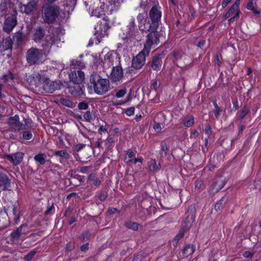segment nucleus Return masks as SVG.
I'll return each mask as SVG.
<instances>
[{"instance_id":"obj_1","label":"nucleus","mask_w":261,"mask_h":261,"mask_svg":"<svg viewBox=\"0 0 261 261\" xmlns=\"http://www.w3.org/2000/svg\"><path fill=\"white\" fill-rule=\"evenodd\" d=\"M61 38L57 34L45 37V43L42 44L43 50L35 47H31L26 53V59L29 65L39 64L42 63L45 59V56L48 54L53 44L58 45L61 42Z\"/></svg>"},{"instance_id":"obj_2","label":"nucleus","mask_w":261,"mask_h":261,"mask_svg":"<svg viewBox=\"0 0 261 261\" xmlns=\"http://www.w3.org/2000/svg\"><path fill=\"white\" fill-rule=\"evenodd\" d=\"M138 22V30L135 22V18L131 17L127 25V31L120 35L121 38L128 44H135L142 39L143 32L145 30V24L146 22L147 15L145 13H139L137 16Z\"/></svg>"},{"instance_id":"obj_3","label":"nucleus","mask_w":261,"mask_h":261,"mask_svg":"<svg viewBox=\"0 0 261 261\" xmlns=\"http://www.w3.org/2000/svg\"><path fill=\"white\" fill-rule=\"evenodd\" d=\"M95 63L104 69H108L111 67H113L120 65V58L116 53L109 51L105 55L103 60L96 59Z\"/></svg>"},{"instance_id":"obj_4","label":"nucleus","mask_w":261,"mask_h":261,"mask_svg":"<svg viewBox=\"0 0 261 261\" xmlns=\"http://www.w3.org/2000/svg\"><path fill=\"white\" fill-rule=\"evenodd\" d=\"M156 29V24L154 23L153 25H150L149 28L147 30L149 33L147 35L143 49L147 51L148 53H150L151 48H154L159 43L160 35Z\"/></svg>"},{"instance_id":"obj_5","label":"nucleus","mask_w":261,"mask_h":261,"mask_svg":"<svg viewBox=\"0 0 261 261\" xmlns=\"http://www.w3.org/2000/svg\"><path fill=\"white\" fill-rule=\"evenodd\" d=\"M8 123L10 128L15 131H20L32 127V121L30 119L23 118L22 121H20L19 117L17 115L10 117Z\"/></svg>"},{"instance_id":"obj_6","label":"nucleus","mask_w":261,"mask_h":261,"mask_svg":"<svg viewBox=\"0 0 261 261\" xmlns=\"http://www.w3.org/2000/svg\"><path fill=\"white\" fill-rule=\"evenodd\" d=\"M59 14V9L57 6H45L42 9V17L44 21L51 23L55 21Z\"/></svg>"},{"instance_id":"obj_7","label":"nucleus","mask_w":261,"mask_h":261,"mask_svg":"<svg viewBox=\"0 0 261 261\" xmlns=\"http://www.w3.org/2000/svg\"><path fill=\"white\" fill-rule=\"evenodd\" d=\"M92 84L95 93L98 95H103L110 89V82L107 79L93 80Z\"/></svg>"},{"instance_id":"obj_8","label":"nucleus","mask_w":261,"mask_h":261,"mask_svg":"<svg viewBox=\"0 0 261 261\" xmlns=\"http://www.w3.org/2000/svg\"><path fill=\"white\" fill-rule=\"evenodd\" d=\"M148 52L144 49L141 51L132 60V67L136 69L142 67L145 62V58L149 55Z\"/></svg>"},{"instance_id":"obj_9","label":"nucleus","mask_w":261,"mask_h":261,"mask_svg":"<svg viewBox=\"0 0 261 261\" xmlns=\"http://www.w3.org/2000/svg\"><path fill=\"white\" fill-rule=\"evenodd\" d=\"M38 0H31L27 5H22L21 2L18 3V7L22 13L29 14L37 8Z\"/></svg>"},{"instance_id":"obj_10","label":"nucleus","mask_w":261,"mask_h":261,"mask_svg":"<svg viewBox=\"0 0 261 261\" xmlns=\"http://www.w3.org/2000/svg\"><path fill=\"white\" fill-rule=\"evenodd\" d=\"M17 23V17L15 15H12L7 17L3 24L4 31L8 33L12 31Z\"/></svg>"},{"instance_id":"obj_11","label":"nucleus","mask_w":261,"mask_h":261,"mask_svg":"<svg viewBox=\"0 0 261 261\" xmlns=\"http://www.w3.org/2000/svg\"><path fill=\"white\" fill-rule=\"evenodd\" d=\"M60 84L59 82L51 81L48 79H45L43 82L42 88L46 93H53L60 88Z\"/></svg>"},{"instance_id":"obj_12","label":"nucleus","mask_w":261,"mask_h":261,"mask_svg":"<svg viewBox=\"0 0 261 261\" xmlns=\"http://www.w3.org/2000/svg\"><path fill=\"white\" fill-rule=\"evenodd\" d=\"M123 75V72L122 67L120 65L113 67L110 78L113 82H120Z\"/></svg>"},{"instance_id":"obj_13","label":"nucleus","mask_w":261,"mask_h":261,"mask_svg":"<svg viewBox=\"0 0 261 261\" xmlns=\"http://www.w3.org/2000/svg\"><path fill=\"white\" fill-rule=\"evenodd\" d=\"M124 161L127 164L131 163L136 164L138 162L142 163L143 158L141 156L136 158L135 153L133 151L128 150L125 152Z\"/></svg>"},{"instance_id":"obj_14","label":"nucleus","mask_w":261,"mask_h":261,"mask_svg":"<svg viewBox=\"0 0 261 261\" xmlns=\"http://www.w3.org/2000/svg\"><path fill=\"white\" fill-rule=\"evenodd\" d=\"M195 218L194 212L188 213L186 218L182 222L181 229L184 231L189 230L195 221Z\"/></svg>"},{"instance_id":"obj_15","label":"nucleus","mask_w":261,"mask_h":261,"mask_svg":"<svg viewBox=\"0 0 261 261\" xmlns=\"http://www.w3.org/2000/svg\"><path fill=\"white\" fill-rule=\"evenodd\" d=\"M69 79L74 84H81L84 80L85 75L83 71L77 70L69 74Z\"/></svg>"},{"instance_id":"obj_16","label":"nucleus","mask_w":261,"mask_h":261,"mask_svg":"<svg viewBox=\"0 0 261 261\" xmlns=\"http://www.w3.org/2000/svg\"><path fill=\"white\" fill-rule=\"evenodd\" d=\"M225 184V182L223 179L220 177L217 178L210 187L209 192L211 194H214L219 191Z\"/></svg>"},{"instance_id":"obj_17","label":"nucleus","mask_w":261,"mask_h":261,"mask_svg":"<svg viewBox=\"0 0 261 261\" xmlns=\"http://www.w3.org/2000/svg\"><path fill=\"white\" fill-rule=\"evenodd\" d=\"M149 17L152 21L150 25L155 23L156 24V28H158V22L161 17V12L156 7H153L151 8L149 12Z\"/></svg>"},{"instance_id":"obj_18","label":"nucleus","mask_w":261,"mask_h":261,"mask_svg":"<svg viewBox=\"0 0 261 261\" xmlns=\"http://www.w3.org/2000/svg\"><path fill=\"white\" fill-rule=\"evenodd\" d=\"M11 182L7 175L0 173V190H7L10 188Z\"/></svg>"},{"instance_id":"obj_19","label":"nucleus","mask_w":261,"mask_h":261,"mask_svg":"<svg viewBox=\"0 0 261 261\" xmlns=\"http://www.w3.org/2000/svg\"><path fill=\"white\" fill-rule=\"evenodd\" d=\"M23 158L22 152H18L14 154L7 155V158L14 165H17L21 163Z\"/></svg>"},{"instance_id":"obj_20","label":"nucleus","mask_w":261,"mask_h":261,"mask_svg":"<svg viewBox=\"0 0 261 261\" xmlns=\"http://www.w3.org/2000/svg\"><path fill=\"white\" fill-rule=\"evenodd\" d=\"M68 89L69 93L71 94L81 95L84 93L81 84L73 83V85L69 86L68 87Z\"/></svg>"},{"instance_id":"obj_21","label":"nucleus","mask_w":261,"mask_h":261,"mask_svg":"<svg viewBox=\"0 0 261 261\" xmlns=\"http://www.w3.org/2000/svg\"><path fill=\"white\" fill-rule=\"evenodd\" d=\"M162 63V62L160 59V56L154 57L151 63V68L154 70H159L161 68Z\"/></svg>"},{"instance_id":"obj_22","label":"nucleus","mask_w":261,"mask_h":261,"mask_svg":"<svg viewBox=\"0 0 261 261\" xmlns=\"http://www.w3.org/2000/svg\"><path fill=\"white\" fill-rule=\"evenodd\" d=\"M182 124L187 127L192 126L194 123V118L193 116L190 114L185 116L182 120Z\"/></svg>"},{"instance_id":"obj_23","label":"nucleus","mask_w":261,"mask_h":261,"mask_svg":"<svg viewBox=\"0 0 261 261\" xmlns=\"http://www.w3.org/2000/svg\"><path fill=\"white\" fill-rule=\"evenodd\" d=\"M41 76L39 74L31 75L27 78V81L31 85L37 86L40 82Z\"/></svg>"},{"instance_id":"obj_24","label":"nucleus","mask_w":261,"mask_h":261,"mask_svg":"<svg viewBox=\"0 0 261 261\" xmlns=\"http://www.w3.org/2000/svg\"><path fill=\"white\" fill-rule=\"evenodd\" d=\"M44 31L41 27H38L33 36V39L36 43L40 42L42 38L44 37Z\"/></svg>"},{"instance_id":"obj_25","label":"nucleus","mask_w":261,"mask_h":261,"mask_svg":"<svg viewBox=\"0 0 261 261\" xmlns=\"http://www.w3.org/2000/svg\"><path fill=\"white\" fill-rule=\"evenodd\" d=\"M195 248L193 245H187L182 250V257H186L192 255L194 252Z\"/></svg>"},{"instance_id":"obj_26","label":"nucleus","mask_w":261,"mask_h":261,"mask_svg":"<svg viewBox=\"0 0 261 261\" xmlns=\"http://www.w3.org/2000/svg\"><path fill=\"white\" fill-rule=\"evenodd\" d=\"M149 170L152 172H156L161 168L160 164H158L155 160H151L148 163Z\"/></svg>"},{"instance_id":"obj_27","label":"nucleus","mask_w":261,"mask_h":261,"mask_svg":"<svg viewBox=\"0 0 261 261\" xmlns=\"http://www.w3.org/2000/svg\"><path fill=\"white\" fill-rule=\"evenodd\" d=\"M47 155L44 153H39L34 156V159L35 162L40 165L45 164L46 161Z\"/></svg>"},{"instance_id":"obj_28","label":"nucleus","mask_w":261,"mask_h":261,"mask_svg":"<svg viewBox=\"0 0 261 261\" xmlns=\"http://www.w3.org/2000/svg\"><path fill=\"white\" fill-rule=\"evenodd\" d=\"M240 10L237 9V5H233L225 14L226 18L236 16L239 17Z\"/></svg>"},{"instance_id":"obj_29","label":"nucleus","mask_w":261,"mask_h":261,"mask_svg":"<svg viewBox=\"0 0 261 261\" xmlns=\"http://www.w3.org/2000/svg\"><path fill=\"white\" fill-rule=\"evenodd\" d=\"M12 45L13 42L12 41V39L10 38H7L6 39H5L2 43V49L3 50H6L9 49H11L12 47Z\"/></svg>"},{"instance_id":"obj_30","label":"nucleus","mask_w":261,"mask_h":261,"mask_svg":"<svg viewBox=\"0 0 261 261\" xmlns=\"http://www.w3.org/2000/svg\"><path fill=\"white\" fill-rule=\"evenodd\" d=\"M25 226L26 225H21L15 231H13L11 234L12 238L15 240H18L20 237L21 236V234L22 233V228Z\"/></svg>"},{"instance_id":"obj_31","label":"nucleus","mask_w":261,"mask_h":261,"mask_svg":"<svg viewBox=\"0 0 261 261\" xmlns=\"http://www.w3.org/2000/svg\"><path fill=\"white\" fill-rule=\"evenodd\" d=\"M59 102L68 108H73L74 106V103L71 100L67 98H60Z\"/></svg>"},{"instance_id":"obj_32","label":"nucleus","mask_w":261,"mask_h":261,"mask_svg":"<svg viewBox=\"0 0 261 261\" xmlns=\"http://www.w3.org/2000/svg\"><path fill=\"white\" fill-rule=\"evenodd\" d=\"M184 231L181 229L178 234L175 237L173 241V244L174 245H176L178 243V242L180 241V240L183 238L184 236Z\"/></svg>"},{"instance_id":"obj_33","label":"nucleus","mask_w":261,"mask_h":261,"mask_svg":"<svg viewBox=\"0 0 261 261\" xmlns=\"http://www.w3.org/2000/svg\"><path fill=\"white\" fill-rule=\"evenodd\" d=\"M54 154L56 156H59L62 158L68 159L69 158L70 155L65 150H59L55 152Z\"/></svg>"},{"instance_id":"obj_34","label":"nucleus","mask_w":261,"mask_h":261,"mask_svg":"<svg viewBox=\"0 0 261 261\" xmlns=\"http://www.w3.org/2000/svg\"><path fill=\"white\" fill-rule=\"evenodd\" d=\"M84 119L88 121L91 122L95 119V115L92 114L90 111H87L84 115Z\"/></svg>"},{"instance_id":"obj_35","label":"nucleus","mask_w":261,"mask_h":261,"mask_svg":"<svg viewBox=\"0 0 261 261\" xmlns=\"http://www.w3.org/2000/svg\"><path fill=\"white\" fill-rule=\"evenodd\" d=\"M246 8L248 10H252L255 14H259V12L258 11L254 6L253 0L250 1L247 5Z\"/></svg>"},{"instance_id":"obj_36","label":"nucleus","mask_w":261,"mask_h":261,"mask_svg":"<svg viewBox=\"0 0 261 261\" xmlns=\"http://www.w3.org/2000/svg\"><path fill=\"white\" fill-rule=\"evenodd\" d=\"M125 226L128 228L133 230H137L139 228V224L136 222H127L125 223Z\"/></svg>"},{"instance_id":"obj_37","label":"nucleus","mask_w":261,"mask_h":261,"mask_svg":"<svg viewBox=\"0 0 261 261\" xmlns=\"http://www.w3.org/2000/svg\"><path fill=\"white\" fill-rule=\"evenodd\" d=\"M225 202V198L223 197L221 199H220L219 201H218L215 206V209L217 211H219L223 206L224 203Z\"/></svg>"},{"instance_id":"obj_38","label":"nucleus","mask_w":261,"mask_h":261,"mask_svg":"<svg viewBox=\"0 0 261 261\" xmlns=\"http://www.w3.org/2000/svg\"><path fill=\"white\" fill-rule=\"evenodd\" d=\"M22 138L24 140H30L33 137V134L30 130H25L22 133Z\"/></svg>"},{"instance_id":"obj_39","label":"nucleus","mask_w":261,"mask_h":261,"mask_svg":"<svg viewBox=\"0 0 261 261\" xmlns=\"http://www.w3.org/2000/svg\"><path fill=\"white\" fill-rule=\"evenodd\" d=\"M13 78L12 73L9 71L7 74H5L1 77L2 80H3L5 83H7L9 80H12Z\"/></svg>"},{"instance_id":"obj_40","label":"nucleus","mask_w":261,"mask_h":261,"mask_svg":"<svg viewBox=\"0 0 261 261\" xmlns=\"http://www.w3.org/2000/svg\"><path fill=\"white\" fill-rule=\"evenodd\" d=\"M249 111V109L247 107H244L240 111L239 117L240 119H243Z\"/></svg>"},{"instance_id":"obj_41","label":"nucleus","mask_w":261,"mask_h":261,"mask_svg":"<svg viewBox=\"0 0 261 261\" xmlns=\"http://www.w3.org/2000/svg\"><path fill=\"white\" fill-rule=\"evenodd\" d=\"M7 8V4L6 2L1 3L0 4V11L2 15H4L6 13Z\"/></svg>"},{"instance_id":"obj_42","label":"nucleus","mask_w":261,"mask_h":261,"mask_svg":"<svg viewBox=\"0 0 261 261\" xmlns=\"http://www.w3.org/2000/svg\"><path fill=\"white\" fill-rule=\"evenodd\" d=\"M126 93V89H122L118 90L115 94V96L117 98H121L124 96V95Z\"/></svg>"},{"instance_id":"obj_43","label":"nucleus","mask_w":261,"mask_h":261,"mask_svg":"<svg viewBox=\"0 0 261 261\" xmlns=\"http://www.w3.org/2000/svg\"><path fill=\"white\" fill-rule=\"evenodd\" d=\"M36 251H33L28 253L25 257L24 259L25 261H30L35 256Z\"/></svg>"},{"instance_id":"obj_44","label":"nucleus","mask_w":261,"mask_h":261,"mask_svg":"<svg viewBox=\"0 0 261 261\" xmlns=\"http://www.w3.org/2000/svg\"><path fill=\"white\" fill-rule=\"evenodd\" d=\"M88 105L86 102H81L78 105V108L80 110H86L88 108Z\"/></svg>"},{"instance_id":"obj_45","label":"nucleus","mask_w":261,"mask_h":261,"mask_svg":"<svg viewBox=\"0 0 261 261\" xmlns=\"http://www.w3.org/2000/svg\"><path fill=\"white\" fill-rule=\"evenodd\" d=\"M123 2V0H113V4L114 7L118 9L121 4Z\"/></svg>"},{"instance_id":"obj_46","label":"nucleus","mask_w":261,"mask_h":261,"mask_svg":"<svg viewBox=\"0 0 261 261\" xmlns=\"http://www.w3.org/2000/svg\"><path fill=\"white\" fill-rule=\"evenodd\" d=\"M135 108L134 107L128 108L125 112L127 116H132L134 114Z\"/></svg>"},{"instance_id":"obj_47","label":"nucleus","mask_w":261,"mask_h":261,"mask_svg":"<svg viewBox=\"0 0 261 261\" xmlns=\"http://www.w3.org/2000/svg\"><path fill=\"white\" fill-rule=\"evenodd\" d=\"M254 252L252 251H246L243 253V255L246 258H251Z\"/></svg>"},{"instance_id":"obj_48","label":"nucleus","mask_w":261,"mask_h":261,"mask_svg":"<svg viewBox=\"0 0 261 261\" xmlns=\"http://www.w3.org/2000/svg\"><path fill=\"white\" fill-rule=\"evenodd\" d=\"M108 127L106 125H101L100 126L98 132L99 133L106 132L108 130Z\"/></svg>"},{"instance_id":"obj_49","label":"nucleus","mask_w":261,"mask_h":261,"mask_svg":"<svg viewBox=\"0 0 261 261\" xmlns=\"http://www.w3.org/2000/svg\"><path fill=\"white\" fill-rule=\"evenodd\" d=\"M205 133L207 135H210L212 134L211 127L210 125H206L205 127Z\"/></svg>"},{"instance_id":"obj_50","label":"nucleus","mask_w":261,"mask_h":261,"mask_svg":"<svg viewBox=\"0 0 261 261\" xmlns=\"http://www.w3.org/2000/svg\"><path fill=\"white\" fill-rule=\"evenodd\" d=\"M221 110L220 108H217V109H215V110H214V114H215V116L218 118L219 116V114H220V113L221 112Z\"/></svg>"},{"instance_id":"obj_51","label":"nucleus","mask_w":261,"mask_h":261,"mask_svg":"<svg viewBox=\"0 0 261 261\" xmlns=\"http://www.w3.org/2000/svg\"><path fill=\"white\" fill-rule=\"evenodd\" d=\"M231 1V0H224L222 3V7L225 8Z\"/></svg>"},{"instance_id":"obj_52","label":"nucleus","mask_w":261,"mask_h":261,"mask_svg":"<svg viewBox=\"0 0 261 261\" xmlns=\"http://www.w3.org/2000/svg\"><path fill=\"white\" fill-rule=\"evenodd\" d=\"M153 128L156 132H160L161 130V127L159 123H156Z\"/></svg>"},{"instance_id":"obj_53","label":"nucleus","mask_w":261,"mask_h":261,"mask_svg":"<svg viewBox=\"0 0 261 261\" xmlns=\"http://www.w3.org/2000/svg\"><path fill=\"white\" fill-rule=\"evenodd\" d=\"M202 182L200 180L196 181L195 182V188L199 189L201 187Z\"/></svg>"},{"instance_id":"obj_54","label":"nucleus","mask_w":261,"mask_h":261,"mask_svg":"<svg viewBox=\"0 0 261 261\" xmlns=\"http://www.w3.org/2000/svg\"><path fill=\"white\" fill-rule=\"evenodd\" d=\"M95 179V175L91 174L88 176V180L90 181H93Z\"/></svg>"},{"instance_id":"obj_55","label":"nucleus","mask_w":261,"mask_h":261,"mask_svg":"<svg viewBox=\"0 0 261 261\" xmlns=\"http://www.w3.org/2000/svg\"><path fill=\"white\" fill-rule=\"evenodd\" d=\"M88 249V244H86L85 245H83L81 246V249L83 251H86Z\"/></svg>"},{"instance_id":"obj_56","label":"nucleus","mask_w":261,"mask_h":261,"mask_svg":"<svg viewBox=\"0 0 261 261\" xmlns=\"http://www.w3.org/2000/svg\"><path fill=\"white\" fill-rule=\"evenodd\" d=\"M93 184L95 186H98L100 184V180L96 178H95V179H94V180L93 181Z\"/></svg>"},{"instance_id":"obj_57","label":"nucleus","mask_w":261,"mask_h":261,"mask_svg":"<svg viewBox=\"0 0 261 261\" xmlns=\"http://www.w3.org/2000/svg\"><path fill=\"white\" fill-rule=\"evenodd\" d=\"M22 37V34L21 33H18L15 36V38L17 39V41H19Z\"/></svg>"},{"instance_id":"obj_58","label":"nucleus","mask_w":261,"mask_h":261,"mask_svg":"<svg viewBox=\"0 0 261 261\" xmlns=\"http://www.w3.org/2000/svg\"><path fill=\"white\" fill-rule=\"evenodd\" d=\"M233 108H234L236 110H237L239 108V102L237 100H235L233 102Z\"/></svg>"},{"instance_id":"obj_59","label":"nucleus","mask_w":261,"mask_h":261,"mask_svg":"<svg viewBox=\"0 0 261 261\" xmlns=\"http://www.w3.org/2000/svg\"><path fill=\"white\" fill-rule=\"evenodd\" d=\"M74 246L72 244H69L66 247V249L68 251L71 250L73 249Z\"/></svg>"},{"instance_id":"obj_60","label":"nucleus","mask_w":261,"mask_h":261,"mask_svg":"<svg viewBox=\"0 0 261 261\" xmlns=\"http://www.w3.org/2000/svg\"><path fill=\"white\" fill-rule=\"evenodd\" d=\"M231 17L229 19L228 21L229 23L233 22L236 19H237L239 17H237L236 16H231Z\"/></svg>"},{"instance_id":"obj_61","label":"nucleus","mask_w":261,"mask_h":261,"mask_svg":"<svg viewBox=\"0 0 261 261\" xmlns=\"http://www.w3.org/2000/svg\"><path fill=\"white\" fill-rule=\"evenodd\" d=\"M17 206L15 205H13L12 206V213L14 215L16 214V213Z\"/></svg>"},{"instance_id":"obj_62","label":"nucleus","mask_w":261,"mask_h":261,"mask_svg":"<svg viewBox=\"0 0 261 261\" xmlns=\"http://www.w3.org/2000/svg\"><path fill=\"white\" fill-rule=\"evenodd\" d=\"M204 43H205V41H204V40L200 41L198 43V46L201 48V47H203V46L204 45Z\"/></svg>"},{"instance_id":"obj_63","label":"nucleus","mask_w":261,"mask_h":261,"mask_svg":"<svg viewBox=\"0 0 261 261\" xmlns=\"http://www.w3.org/2000/svg\"><path fill=\"white\" fill-rule=\"evenodd\" d=\"M130 98H131V96H130V95L129 94V95H128V96L127 99L126 100H125V101H123V102H120L119 104H120V105L124 104V103H126V102L128 101L130 99Z\"/></svg>"},{"instance_id":"obj_64","label":"nucleus","mask_w":261,"mask_h":261,"mask_svg":"<svg viewBox=\"0 0 261 261\" xmlns=\"http://www.w3.org/2000/svg\"><path fill=\"white\" fill-rule=\"evenodd\" d=\"M216 60L217 62L218 65L220 66L221 64V62L218 56H217V57H216Z\"/></svg>"}]
</instances>
